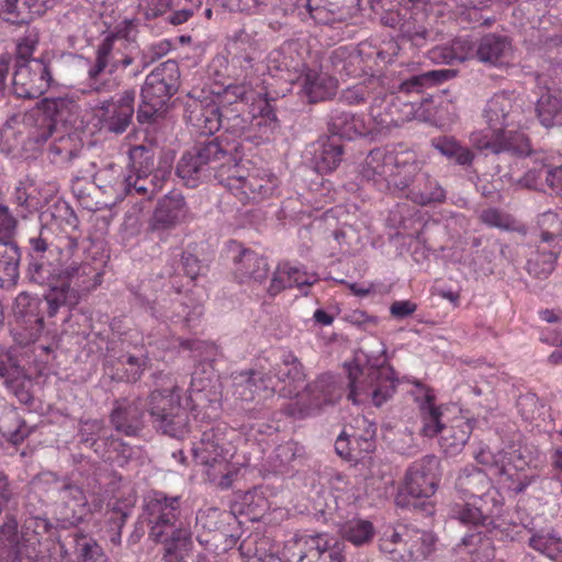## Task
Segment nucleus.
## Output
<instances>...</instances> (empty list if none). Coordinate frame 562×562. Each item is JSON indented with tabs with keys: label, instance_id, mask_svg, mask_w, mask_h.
I'll return each mask as SVG.
<instances>
[{
	"label": "nucleus",
	"instance_id": "nucleus-51",
	"mask_svg": "<svg viewBox=\"0 0 562 562\" xmlns=\"http://www.w3.org/2000/svg\"><path fill=\"white\" fill-rule=\"evenodd\" d=\"M462 546L468 554L472 557V562H488L494 558V547L491 538L476 533L467 535L462 539Z\"/></svg>",
	"mask_w": 562,
	"mask_h": 562
},
{
	"label": "nucleus",
	"instance_id": "nucleus-15",
	"mask_svg": "<svg viewBox=\"0 0 562 562\" xmlns=\"http://www.w3.org/2000/svg\"><path fill=\"white\" fill-rule=\"evenodd\" d=\"M53 82L50 64L43 58L15 64L13 93L21 99H36L44 94Z\"/></svg>",
	"mask_w": 562,
	"mask_h": 562
},
{
	"label": "nucleus",
	"instance_id": "nucleus-20",
	"mask_svg": "<svg viewBox=\"0 0 562 562\" xmlns=\"http://www.w3.org/2000/svg\"><path fill=\"white\" fill-rule=\"evenodd\" d=\"M233 451L228 428L224 424L204 430L200 442L193 448L195 458L205 465H212L221 459L226 460L233 456Z\"/></svg>",
	"mask_w": 562,
	"mask_h": 562
},
{
	"label": "nucleus",
	"instance_id": "nucleus-24",
	"mask_svg": "<svg viewBox=\"0 0 562 562\" xmlns=\"http://www.w3.org/2000/svg\"><path fill=\"white\" fill-rule=\"evenodd\" d=\"M43 301L29 293H20L14 301L13 315L16 324L27 331L29 340H36L44 329Z\"/></svg>",
	"mask_w": 562,
	"mask_h": 562
},
{
	"label": "nucleus",
	"instance_id": "nucleus-58",
	"mask_svg": "<svg viewBox=\"0 0 562 562\" xmlns=\"http://www.w3.org/2000/svg\"><path fill=\"white\" fill-rule=\"evenodd\" d=\"M20 0H0V18L13 24L29 23V15Z\"/></svg>",
	"mask_w": 562,
	"mask_h": 562
},
{
	"label": "nucleus",
	"instance_id": "nucleus-16",
	"mask_svg": "<svg viewBox=\"0 0 562 562\" xmlns=\"http://www.w3.org/2000/svg\"><path fill=\"white\" fill-rule=\"evenodd\" d=\"M61 562H108V558L95 539L74 531L57 541Z\"/></svg>",
	"mask_w": 562,
	"mask_h": 562
},
{
	"label": "nucleus",
	"instance_id": "nucleus-17",
	"mask_svg": "<svg viewBox=\"0 0 562 562\" xmlns=\"http://www.w3.org/2000/svg\"><path fill=\"white\" fill-rule=\"evenodd\" d=\"M231 172L227 177L221 175V184L232 191L235 195H240V199L246 200H261L272 194L273 182L257 175H244V170L235 164L228 166Z\"/></svg>",
	"mask_w": 562,
	"mask_h": 562
},
{
	"label": "nucleus",
	"instance_id": "nucleus-59",
	"mask_svg": "<svg viewBox=\"0 0 562 562\" xmlns=\"http://www.w3.org/2000/svg\"><path fill=\"white\" fill-rule=\"evenodd\" d=\"M34 121L35 125L29 137L37 144L45 143L55 131V120L45 112H38Z\"/></svg>",
	"mask_w": 562,
	"mask_h": 562
},
{
	"label": "nucleus",
	"instance_id": "nucleus-5",
	"mask_svg": "<svg viewBox=\"0 0 562 562\" xmlns=\"http://www.w3.org/2000/svg\"><path fill=\"white\" fill-rule=\"evenodd\" d=\"M155 389L147 397L153 427L169 437L182 439L190 431L189 412L181 404V389L170 374H154Z\"/></svg>",
	"mask_w": 562,
	"mask_h": 562
},
{
	"label": "nucleus",
	"instance_id": "nucleus-11",
	"mask_svg": "<svg viewBox=\"0 0 562 562\" xmlns=\"http://www.w3.org/2000/svg\"><path fill=\"white\" fill-rule=\"evenodd\" d=\"M432 532L403 526L387 529L379 541V548L394 562H412L426 559L435 550Z\"/></svg>",
	"mask_w": 562,
	"mask_h": 562
},
{
	"label": "nucleus",
	"instance_id": "nucleus-62",
	"mask_svg": "<svg viewBox=\"0 0 562 562\" xmlns=\"http://www.w3.org/2000/svg\"><path fill=\"white\" fill-rule=\"evenodd\" d=\"M40 41L38 32L35 29H30L26 33L20 37L16 42V63H29L33 58L35 47Z\"/></svg>",
	"mask_w": 562,
	"mask_h": 562
},
{
	"label": "nucleus",
	"instance_id": "nucleus-42",
	"mask_svg": "<svg viewBox=\"0 0 562 562\" xmlns=\"http://www.w3.org/2000/svg\"><path fill=\"white\" fill-rule=\"evenodd\" d=\"M176 173L187 187L195 188L199 183L212 178L202 160L196 158L192 149L186 150L179 159Z\"/></svg>",
	"mask_w": 562,
	"mask_h": 562
},
{
	"label": "nucleus",
	"instance_id": "nucleus-33",
	"mask_svg": "<svg viewBox=\"0 0 562 562\" xmlns=\"http://www.w3.org/2000/svg\"><path fill=\"white\" fill-rule=\"evenodd\" d=\"M337 80L316 70H308L302 79V93L308 102L316 103L331 99L337 92Z\"/></svg>",
	"mask_w": 562,
	"mask_h": 562
},
{
	"label": "nucleus",
	"instance_id": "nucleus-40",
	"mask_svg": "<svg viewBox=\"0 0 562 562\" xmlns=\"http://www.w3.org/2000/svg\"><path fill=\"white\" fill-rule=\"evenodd\" d=\"M128 178L120 165L110 164L95 173L94 181L104 192L111 191L115 199L123 200L128 195Z\"/></svg>",
	"mask_w": 562,
	"mask_h": 562
},
{
	"label": "nucleus",
	"instance_id": "nucleus-43",
	"mask_svg": "<svg viewBox=\"0 0 562 562\" xmlns=\"http://www.w3.org/2000/svg\"><path fill=\"white\" fill-rule=\"evenodd\" d=\"M406 199L420 206H426L432 203H442L446 200V191L436 179L424 172L419 176V181L406 193Z\"/></svg>",
	"mask_w": 562,
	"mask_h": 562
},
{
	"label": "nucleus",
	"instance_id": "nucleus-44",
	"mask_svg": "<svg viewBox=\"0 0 562 562\" xmlns=\"http://www.w3.org/2000/svg\"><path fill=\"white\" fill-rule=\"evenodd\" d=\"M560 249V246L540 243L527 260L528 273L538 279H546L554 270Z\"/></svg>",
	"mask_w": 562,
	"mask_h": 562
},
{
	"label": "nucleus",
	"instance_id": "nucleus-4",
	"mask_svg": "<svg viewBox=\"0 0 562 562\" xmlns=\"http://www.w3.org/2000/svg\"><path fill=\"white\" fill-rule=\"evenodd\" d=\"M483 119L490 131L474 132L470 136L473 147L494 155L510 153L526 155L530 153L528 137L518 131H507L515 124V103L510 94L495 93L483 109Z\"/></svg>",
	"mask_w": 562,
	"mask_h": 562
},
{
	"label": "nucleus",
	"instance_id": "nucleus-31",
	"mask_svg": "<svg viewBox=\"0 0 562 562\" xmlns=\"http://www.w3.org/2000/svg\"><path fill=\"white\" fill-rule=\"evenodd\" d=\"M328 131L331 137L355 139L368 133L364 121L351 112L339 109L331 110L328 119Z\"/></svg>",
	"mask_w": 562,
	"mask_h": 562
},
{
	"label": "nucleus",
	"instance_id": "nucleus-36",
	"mask_svg": "<svg viewBox=\"0 0 562 562\" xmlns=\"http://www.w3.org/2000/svg\"><path fill=\"white\" fill-rule=\"evenodd\" d=\"M344 146L338 138L327 137L317 142L313 155L314 168L318 173L334 171L342 161Z\"/></svg>",
	"mask_w": 562,
	"mask_h": 562
},
{
	"label": "nucleus",
	"instance_id": "nucleus-61",
	"mask_svg": "<svg viewBox=\"0 0 562 562\" xmlns=\"http://www.w3.org/2000/svg\"><path fill=\"white\" fill-rule=\"evenodd\" d=\"M162 543L169 548L186 551L191 546V531L179 520L172 525L171 530L166 535V541Z\"/></svg>",
	"mask_w": 562,
	"mask_h": 562
},
{
	"label": "nucleus",
	"instance_id": "nucleus-2",
	"mask_svg": "<svg viewBox=\"0 0 562 562\" xmlns=\"http://www.w3.org/2000/svg\"><path fill=\"white\" fill-rule=\"evenodd\" d=\"M78 240L71 236H56L49 225H41L29 238L26 278L31 283L47 288L45 294L60 286L63 267L76 256Z\"/></svg>",
	"mask_w": 562,
	"mask_h": 562
},
{
	"label": "nucleus",
	"instance_id": "nucleus-14",
	"mask_svg": "<svg viewBox=\"0 0 562 562\" xmlns=\"http://www.w3.org/2000/svg\"><path fill=\"white\" fill-rule=\"evenodd\" d=\"M180 499L155 492L144 499L140 518L148 528V536L155 542H165L166 535L180 518Z\"/></svg>",
	"mask_w": 562,
	"mask_h": 562
},
{
	"label": "nucleus",
	"instance_id": "nucleus-56",
	"mask_svg": "<svg viewBox=\"0 0 562 562\" xmlns=\"http://www.w3.org/2000/svg\"><path fill=\"white\" fill-rule=\"evenodd\" d=\"M251 124L259 130L261 127L273 130L277 126L276 109L272 105L271 100L267 98H259L252 103Z\"/></svg>",
	"mask_w": 562,
	"mask_h": 562
},
{
	"label": "nucleus",
	"instance_id": "nucleus-12",
	"mask_svg": "<svg viewBox=\"0 0 562 562\" xmlns=\"http://www.w3.org/2000/svg\"><path fill=\"white\" fill-rule=\"evenodd\" d=\"M345 542L325 532L295 533L286 541L283 555L288 562H344Z\"/></svg>",
	"mask_w": 562,
	"mask_h": 562
},
{
	"label": "nucleus",
	"instance_id": "nucleus-41",
	"mask_svg": "<svg viewBox=\"0 0 562 562\" xmlns=\"http://www.w3.org/2000/svg\"><path fill=\"white\" fill-rule=\"evenodd\" d=\"M456 71L451 69H436L413 75L398 85V92L404 94L422 93L452 77Z\"/></svg>",
	"mask_w": 562,
	"mask_h": 562
},
{
	"label": "nucleus",
	"instance_id": "nucleus-23",
	"mask_svg": "<svg viewBox=\"0 0 562 562\" xmlns=\"http://www.w3.org/2000/svg\"><path fill=\"white\" fill-rule=\"evenodd\" d=\"M79 443L94 451L100 458L112 460V451H117L121 441L104 426L102 420L87 419L80 422Z\"/></svg>",
	"mask_w": 562,
	"mask_h": 562
},
{
	"label": "nucleus",
	"instance_id": "nucleus-35",
	"mask_svg": "<svg viewBox=\"0 0 562 562\" xmlns=\"http://www.w3.org/2000/svg\"><path fill=\"white\" fill-rule=\"evenodd\" d=\"M427 14L420 2L409 7V13L404 18L400 26V34L403 38L412 42L415 46H423L430 36L426 27Z\"/></svg>",
	"mask_w": 562,
	"mask_h": 562
},
{
	"label": "nucleus",
	"instance_id": "nucleus-27",
	"mask_svg": "<svg viewBox=\"0 0 562 562\" xmlns=\"http://www.w3.org/2000/svg\"><path fill=\"white\" fill-rule=\"evenodd\" d=\"M394 155L395 149H372L366 157V160L362 165V178L368 181H372L373 184L381 191L389 190V179L391 178Z\"/></svg>",
	"mask_w": 562,
	"mask_h": 562
},
{
	"label": "nucleus",
	"instance_id": "nucleus-6",
	"mask_svg": "<svg viewBox=\"0 0 562 562\" xmlns=\"http://www.w3.org/2000/svg\"><path fill=\"white\" fill-rule=\"evenodd\" d=\"M146 66V63L135 64L134 57L119 47L114 37L108 36L97 47L94 63L88 69L89 86L97 92H111L119 88L120 77L128 67H133L128 76L136 77Z\"/></svg>",
	"mask_w": 562,
	"mask_h": 562
},
{
	"label": "nucleus",
	"instance_id": "nucleus-47",
	"mask_svg": "<svg viewBox=\"0 0 562 562\" xmlns=\"http://www.w3.org/2000/svg\"><path fill=\"white\" fill-rule=\"evenodd\" d=\"M476 42L467 37H458L449 46L438 47L434 50V58H441L445 64L462 63L476 59Z\"/></svg>",
	"mask_w": 562,
	"mask_h": 562
},
{
	"label": "nucleus",
	"instance_id": "nucleus-39",
	"mask_svg": "<svg viewBox=\"0 0 562 562\" xmlns=\"http://www.w3.org/2000/svg\"><path fill=\"white\" fill-rule=\"evenodd\" d=\"M270 373L262 374L252 370L235 373L233 376L234 394L241 401L250 402L261 389H269Z\"/></svg>",
	"mask_w": 562,
	"mask_h": 562
},
{
	"label": "nucleus",
	"instance_id": "nucleus-9",
	"mask_svg": "<svg viewBox=\"0 0 562 562\" xmlns=\"http://www.w3.org/2000/svg\"><path fill=\"white\" fill-rule=\"evenodd\" d=\"M473 458L479 464L493 469L502 482L508 483V490L516 494L522 493L535 481V476L524 473L530 459L527 448L520 443H510L497 451H492L487 446L481 447Z\"/></svg>",
	"mask_w": 562,
	"mask_h": 562
},
{
	"label": "nucleus",
	"instance_id": "nucleus-3",
	"mask_svg": "<svg viewBox=\"0 0 562 562\" xmlns=\"http://www.w3.org/2000/svg\"><path fill=\"white\" fill-rule=\"evenodd\" d=\"M47 476V493L57 519L69 526L80 524L91 512L87 494L94 496L101 491L95 464H81L67 476H57L53 473Z\"/></svg>",
	"mask_w": 562,
	"mask_h": 562
},
{
	"label": "nucleus",
	"instance_id": "nucleus-53",
	"mask_svg": "<svg viewBox=\"0 0 562 562\" xmlns=\"http://www.w3.org/2000/svg\"><path fill=\"white\" fill-rule=\"evenodd\" d=\"M363 426L362 432H353L348 435L350 438V446H353L356 450L353 452L357 456V461L362 459L375 449V425L368 422L366 418L358 420Z\"/></svg>",
	"mask_w": 562,
	"mask_h": 562
},
{
	"label": "nucleus",
	"instance_id": "nucleus-54",
	"mask_svg": "<svg viewBox=\"0 0 562 562\" xmlns=\"http://www.w3.org/2000/svg\"><path fill=\"white\" fill-rule=\"evenodd\" d=\"M442 405L427 406L418 411L422 422L420 434L427 438L440 435L446 424L443 423Z\"/></svg>",
	"mask_w": 562,
	"mask_h": 562
},
{
	"label": "nucleus",
	"instance_id": "nucleus-57",
	"mask_svg": "<svg viewBox=\"0 0 562 562\" xmlns=\"http://www.w3.org/2000/svg\"><path fill=\"white\" fill-rule=\"evenodd\" d=\"M132 175L154 173V154L145 146H135L128 154Z\"/></svg>",
	"mask_w": 562,
	"mask_h": 562
},
{
	"label": "nucleus",
	"instance_id": "nucleus-52",
	"mask_svg": "<svg viewBox=\"0 0 562 562\" xmlns=\"http://www.w3.org/2000/svg\"><path fill=\"white\" fill-rule=\"evenodd\" d=\"M272 373L279 382H302L305 378L301 361L291 351L283 353L281 362L273 368Z\"/></svg>",
	"mask_w": 562,
	"mask_h": 562
},
{
	"label": "nucleus",
	"instance_id": "nucleus-22",
	"mask_svg": "<svg viewBox=\"0 0 562 562\" xmlns=\"http://www.w3.org/2000/svg\"><path fill=\"white\" fill-rule=\"evenodd\" d=\"M191 149L196 158L202 160V164H204L218 183H221V175L227 177V175L231 173L228 166H235V158L232 151L224 147L223 143L217 137L199 140Z\"/></svg>",
	"mask_w": 562,
	"mask_h": 562
},
{
	"label": "nucleus",
	"instance_id": "nucleus-46",
	"mask_svg": "<svg viewBox=\"0 0 562 562\" xmlns=\"http://www.w3.org/2000/svg\"><path fill=\"white\" fill-rule=\"evenodd\" d=\"M337 526L340 537L356 547L370 543L375 535L372 522L362 518H352L338 522Z\"/></svg>",
	"mask_w": 562,
	"mask_h": 562
},
{
	"label": "nucleus",
	"instance_id": "nucleus-25",
	"mask_svg": "<svg viewBox=\"0 0 562 562\" xmlns=\"http://www.w3.org/2000/svg\"><path fill=\"white\" fill-rule=\"evenodd\" d=\"M188 214L184 196L171 191L160 199L149 222L153 232L167 231L180 224Z\"/></svg>",
	"mask_w": 562,
	"mask_h": 562
},
{
	"label": "nucleus",
	"instance_id": "nucleus-8",
	"mask_svg": "<svg viewBox=\"0 0 562 562\" xmlns=\"http://www.w3.org/2000/svg\"><path fill=\"white\" fill-rule=\"evenodd\" d=\"M180 86V69L176 60L169 59L158 65L142 87V102L137 110V121L140 124L154 122L165 111L170 98Z\"/></svg>",
	"mask_w": 562,
	"mask_h": 562
},
{
	"label": "nucleus",
	"instance_id": "nucleus-19",
	"mask_svg": "<svg viewBox=\"0 0 562 562\" xmlns=\"http://www.w3.org/2000/svg\"><path fill=\"white\" fill-rule=\"evenodd\" d=\"M135 95L134 89H127L117 98L113 97L100 103V116L108 131L122 134L127 130L134 114Z\"/></svg>",
	"mask_w": 562,
	"mask_h": 562
},
{
	"label": "nucleus",
	"instance_id": "nucleus-49",
	"mask_svg": "<svg viewBox=\"0 0 562 562\" xmlns=\"http://www.w3.org/2000/svg\"><path fill=\"white\" fill-rule=\"evenodd\" d=\"M537 224L540 229V243L548 246H559L562 236V213L543 212L538 216Z\"/></svg>",
	"mask_w": 562,
	"mask_h": 562
},
{
	"label": "nucleus",
	"instance_id": "nucleus-37",
	"mask_svg": "<svg viewBox=\"0 0 562 562\" xmlns=\"http://www.w3.org/2000/svg\"><path fill=\"white\" fill-rule=\"evenodd\" d=\"M306 389L311 396L310 409H318L323 405L334 404L342 395L341 386L331 374H322Z\"/></svg>",
	"mask_w": 562,
	"mask_h": 562
},
{
	"label": "nucleus",
	"instance_id": "nucleus-63",
	"mask_svg": "<svg viewBox=\"0 0 562 562\" xmlns=\"http://www.w3.org/2000/svg\"><path fill=\"white\" fill-rule=\"evenodd\" d=\"M480 221L490 227L504 231H510L515 226V221L510 215L495 207L483 210L480 214Z\"/></svg>",
	"mask_w": 562,
	"mask_h": 562
},
{
	"label": "nucleus",
	"instance_id": "nucleus-32",
	"mask_svg": "<svg viewBox=\"0 0 562 562\" xmlns=\"http://www.w3.org/2000/svg\"><path fill=\"white\" fill-rule=\"evenodd\" d=\"M473 430L472 420L459 416L446 425L440 432L439 445L445 453L457 454L468 442Z\"/></svg>",
	"mask_w": 562,
	"mask_h": 562
},
{
	"label": "nucleus",
	"instance_id": "nucleus-48",
	"mask_svg": "<svg viewBox=\"0 0 562 562\" xmlns=\"http://www.w3.org/2000/svg\"><path fill=\"white\" fill-rule=\"evenodd\" d=\"M330 63L339 75L358 77L363 72V58L360 50L338 47L330 55Z\"/></svg>",
	"mask_w": 562,
	"mask_h": 562
},
{
	"label": "nucleus",
	"instance_id": "nucleus-7",
	"mask_svg": "<svg viewBox=\"0 0 562 562\" xmlns=\"http://www.w3.org/2000/svg\"><path fill=\"white\" fill-rule=\"evenodd\" d=\"M79 247L76 256L67 259L63 267L60 286L53 289L50 294H45L47 314L54 317L60 307H74L79 303L80 293L95 289L101 283L102 272L91 262L78 260Z\"/></svg>",
	"mask_w": 562,
	"mask_h": 562
},
{
	"label": "nucleus",
	"instance_id": "nucleus-55",
	"mask_svg": "<svg viewBox=\"0 0 562 562\" xmlns=\"http://www.w3.org/2000/svg\"><path fill=\"white\" fill-rule=\"evenodd\" d=\"M529 546L551 560H562V540L553 533H535Z\"/></svg>",
	"mask_w": 562,
	"mask_h": 562
},
{
	"label": "nucleus",
	"instance_id": "nucleus-21",
	"mask_svg": "<svg viewBox=\"0 0 562 562\" xmlns=\"http://www.w3.org/2000/svg\"><path fill=\"white\" fill-rule=\"evenodd\" d=\"M147 398L116 401L110 414L113 428L125 436H136L144 428Z\"/></svg>",
	"mask_w": 562,
	"mask_h": 562
},
{
	"label": "nucleus",
	"instance_id": "nucleus-45",
	"mask_svg": "<svg viewBox=\"0 0 562 562\" xmlns=\"http://www.w3.org/2000/svg\"><path fill=\"white\" fill-rule=\"evenodd\" d=\"M168 175L169 172L164 169L147 175H130L128 195L136 193L151 200L162 189Z\"/></svg>",
	"mask_w": 562,
	"mask_h": 562
},
{
	"label": "nucleus",
	"instance_id": "nucleus-1",
	"mask_svg": "<svg viewBox=\"0 0 562 562\" xmlns=\"http://www.w3.org/2000/svg\"><path fill=\"white\" fill-rule=\"evenodd\" d=\"M454 488L460 497L472 503L456 505L452 516L461 524L475 528H493L501 516L504 497L494 486L485 471L474 464H467L458 472Z\"/></svg>",
	"mask_w": 562,
	"mask_h": 562
},
{
	"label": "nucleus",
	"instance_id": "nucleus-13",
	"mask_svg": "<svg viewBox=\"0 0 562 562\" xmlns=\"http://www.w3.org/2000/svg\"><path fill=\"white\" fill-rule=\"evenodd\" d=\"M438 469L439 461L432 454L413 462L406 471L404 488L395 497L396 505L415 508L418 498L432 496L438 486Z\"/></svg>",
	"mask_w": 562,
	"mask_h": 562
},
{
	"label": "nucleus",
	"instance_id": "nucleus-28",
	"mask_svg": "<svg viewBox=\"0 0 562 562\" xmlns=\"http://www.w3.org/2000/svg\"><path fill=\"white\" fill-rule=\"evenodd\" d=\"M537 87L544 89L536 103V116L539 123L546 128H552L562 125V97L558 91H552L547 86V79L543 75H537Z\"/></svg>",
	"mask_w": 562,
	"mask_h": 562
},
{
	"label": "nucleus",
	"instance_id": "nucleus-29",
	"mask_svg": "<svg viewBox=\"0 0 562 562\" xmlns=\"http://www.w3.org/2000/svg\"><path fill=\"white\" fill-rule=\"evenodd\" d=\"M512 50V41L506 35L487 33L476 41V60L487 66L504 65Z\"/></svg>",
	"mask_w": 562,
	"mask_h": 562
},
{
	"label": "nucleus",
	"instance_id": "nucleus-64",
	"mask_svg": "<svg viewBox=\"0 0 562 562\" xmlns=\"http://www.w3.org/2000/svg\"><path fill=\"white\" fill-rule=\"evenodd\" d=\"M517 408L521 417L526 420H533L540 415L543 405L540 403L538 396L533 393H526L518 397Z\"/></svg>",
	"mask_w": 562,
	"mask_h": 562
},
{
	"label": "nucleus",
	"instance_id": "nucleus-18",
	"mask_svg": "<svg viewBox=\"0 0 562 562\" xmlns=\"http://www.w3.org/2000/svg\"><path fill=\"white\" fill-rule=\"evenodd\" d=\"M389 191L406 198V193L419 181L423 164L417 155L408 149H395Z\"/></svg>",
	"mask_w": 562,
	"mask_h": 562
},
{
	"label": "nucleus",
	"instance_id": "nucleus-26",
	"mask_svg": "<svg viewBox=\"0 0 562 562\" xmlns=\"http://www.w3.org/2000/svg\"><path fill=\"white\" fill-rule=\"evenodd\" d=\"M374 89L372 91L369 114L381 128L398 126L403 121L395 104L396 97L389 93L379 79L372 78Z\"/></svg>",
	"mask_w": 562,
	"mask_h": 562
},
{
	"label": "nucleus",
	"instance_id": "nucleus-34",
	"mask_svg": "<svg viewBox=\"0 0 562 562\" xmlns=\"http://www.w3.org/2000/svg\"><path fill=\"white\" fill-rule=\"evenodd\" d=\"M235 276L240 282L255 281L261 283L269 273L267 259L254 250L243 249L235 258Z\"/></svg>",
	"mask_w": 562,
	"mask_h": 562
},
{
	"label": "nucleus",
	"instance_id": "nucleus-60",
	"mask_svg": "<svg viewBox=\"0 0 562 562\" xmlns=\"http://www.w3.org/2000/svg\"><path fill=\"white\" fill-rule=\"evenodd\" d=\"M374 85L372 78L368 82L358 83L345 89L340 94V100L349 105L362 104L371 98Z\"/></svg>",
	"mask_w": 562,
	"mask_h": 562
},
{
	"label": "nucleus",
	"instance_id": "nucleus-30",
	"mask_svg": "<svg viewBox=\"0 0 562 562\" xmlns=\"http://www.w3.org/2000/svg\"><path fill=\"white\" fill-rule=\"evenodd\" d=\"M189 123L204 135H212L222 127L223 106L215 102L192 101L186 109Z\"/></svg>",
	"mask_w": 562,
	"mask_h": 562
},
{
	"label": "nucleus",
	"instance_id": "nucleus-38",
	"mask_svg": "<svg viewBox=\"0 0 562 562\" xmlns=\"http://www.w3.org/2000/svg\"><path fill=\"white\" fill-rule=\"evenodd\" d=\"M21 251L15 241L0 243V286L13 288L20 278Z\"/></svg>",
	"mask_w": 562,
	"mask_h": 562
},
{
	"label": "nucleus",
	"instance_id": "nucleus-50",
	"mask_svg": "<svg viewBox=\"0 0 562 562\" xmlns=\"http://www.w3.org/2000/svg\"><path fill=\"white\" fill-rule=\"evenodd\" d=\"M222 128L235 136H241L256 126L251 124V112L245 113L237 105L231 108L225 104L223 105Z\"/></svg>",
	"mask_w": 562,
	"mask_h": 562
},
{
	"label": "nucleus",
	"instance_id": "nucleus-10",
	"mask_svg": "<svg viewBox=\"0 0 562 562\" xmlns=\"http://www.w3.org/2000/svg\"><path fill=\"white\" fill-rule=\"evenodd\" d=\"M349 394L356 404L371 402L380 407L395 393L393 372L387 367L371 366L361 368L359 364H348Z\"/></svg>",
	"mask_w": 562,
	"mask_h": 562
}]
</instances>
